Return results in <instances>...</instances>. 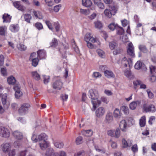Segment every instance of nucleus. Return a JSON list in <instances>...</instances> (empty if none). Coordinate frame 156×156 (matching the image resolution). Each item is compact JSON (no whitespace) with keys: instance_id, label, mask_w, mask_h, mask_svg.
I'll list each match as a JSON object with an SVG mask.
<instances>
[{"instance_id":"f257e3e1","label":"nucleus","mask_w":156,"mask_h":156,"mask_svg":"<svg viewBox=\"0 0 156 156\" xmlns=\"http://www.w3.org/2000/svg\"><path fill=\"white\" fill-rule=\"evenodd\" d=\"M88 96L91 99V102L94 109L96 108L97 106H99L101 104V101L97 100L99 96L98 91L94 89H90L89 91Z\"/></svg>"},{"instance_id":"f03ea898","label":"nucleus","mask_w":156,"mask_h":156,"mask_svg":"<svg viewBox=\"0 0 156 156\" xmlns=\"http://www.w3.org/2000/svg\"><path fill=\"white\" fill-rule=\"evenodd\" d=\"M116 11L117 10L115 6H109L108 9H106L105 10L104 13L106 17L111 18L112 15H115Z\"/></svg>"},{"instance_id":"7ed1b4c3","label":"nucleus","mask_w":156,"mask_h":156,"mask_svg":"<svg viewBox=\"0 0 156 156\" xmlns=\"http://www.w3.org/2000/svg\"><path fill=\"white\" fill-rule=\"evenodd\" d=\"M30 106L28 103H23L21 105L20 107L18 109L19 113L21 115H23L27 113Z\"/></svg>"},{"instance_id":"20e7f679","label":"nucleus","mask_w":156,"mask_h":156,"mask_svg":"<svg viewBox=\"0 0 156 156\" xmlns=\"http://www.w3.org/2000/svg\"><path fill=\"white\" fill-rule=\"evenodd\" d=\"M126 52L127 55L132 58L135 56L134 48L132 43H129L128 44Z\"/></svg>"},{"instance_id":"39448f33","label":"nucleus","mask_w":156,"mask_h":156,"mask_svg":"<svg viewBox=\"0 0 156 156\" xmlns=\"http://www.w3.org/2000/svg\"><path fill=\"white\" fill-rule=\"evenodd\" d=\"M10 135L9 129L4 127H0V136L5 138L9 137Z\"/></svg>"},{"instance_id":"423d86ee","label":"nucleus","mask_w":156,"mask_h":156,"mask_svg":"<svg viewBox=\"0 0 156 156\" xmlns=\"http://www.w3.org/2000/svg\"><path fill=\"white\" fill-rule=\"evenodd\" d=\"M105 113V108L102 107H100L96 109L95 115L97 117L100 118L104 115Z\"/></svg>"},{"instance_id":"0eeeda50","label":"nucleus","mask_w":156,"mask_h":156,"mask_svg":"<svg viewBox=\"0 0 156 156\" xmlns=\"http://www.w3.org/2000/svg\"><path fill=\"white\" fill-rule=\"evenodd\" d=\"M12 135L14 137L18 140H21L23 138V135L21 132L16 130L12 133Z\"/></svg>"},{"instance_id":"6e6552de","label":"nucleus","mask_w":156,"mask_h":156,"mask_svg":"<svg viewBox=\"0 0 156 156\" xmlns=\"http://www.w3.org/2000/svg\"><path fill=\"white\" fill-rule=\"evenodd\" d=\"M113 118L112 114V112H108L105 116V122L107 123H110L113 120Z\"/></svg>"},{"instance_id":"1a4fd4ad","label":"nucleus","mask_w":156,"mask_h":156,"mask_svg":"<svg viewBox=\"0 0 156 156\" xmlns=\"http://www.w3.org/2000/svg\"><path fill=\"white\" fill-rule=\"evenodd\" d=\"M85 40L87 42L90 41L92 43L96 42V40L93 37L92 34L90 33H87L85 36Z\"/></svg>"},{"instance_id":"9d476101","label":"nucleus","mask_w":156,"mask_h":156,"mask_svg":"<svg viewBox=\"0 0 156 156\" xmlns=\"http://www.w3.org/2000/svg\"><path fill=\"white\" fill-rule=\"evenodd\" d=\"M13 5L16 8L20 11L23 12L25 10V7L21 5L19 2L16 1L14 2H13Z\"/></svg>"},{"instance_id":"9b49d317","label":"nucleus","mask_w":156,"mask_h":156,"mask_svg":"<svg viewBox=\"0 0 156 156\" xmlns=\"http://www.w3.org/2000/svg\"><path fill=\"white\" fill-rule=\"evenodd\" d=\"M134 87L135 88H136L135 87H137L138 85H140V89H145L146 88V85L143 83L140 80H136L134 81L133 82Z\"/></svg>"},{"instance_id":"f8f14e48","label":"nucleus","mask_w":156,"mask_h":156,"mask_svg":"<svg viewBox=\"0 0 156 156\" xmlns=\"http://www.w3.org/2000/svg\"><path fill=\"white\" fill-rule=\"evenodd\" d=\"M9 29L12 32H16L19 30L20 27L18 24H13L10 25Z\"/></svg>"},{"instance_id":"ddd939ff","label":"nucleus","mask_w":156,"mask_h":156,"mask_svg":"<svg viewBox=\"0 0 156 156\" xmlns=\"http://www.w3.org/2000/svg\"><path fill=\"white\" fill-rule=\"evenodd\" d=\"M39 147L42 150H45L48 146V141H43L39 142Z\"/></svg>"},{"instance_id":"4468645a","label":"nucleus","mask_w":156,"mask_h":156,"mask_svg":"<svg viewBox=\"0 0 156 156\" xmlns=\"http://www.w3.org/2000/svg\"><path fill=\"white\" fill-rule=\"evenodd\" d=\"M62 83L60 80H58L55 82L53 85L54 88L60 90L62 87Z\"/></svg>"},{"instance_id":"2eb2a0df","label":"nucleus","mask_w":156,"mask_h":156,"mask_svg":"<svg viewBox=\"0 0 156 156\" xmlns=\"http://www.w3.org/2000/svg\"><path fill=\"white\" fill-rule=\"evenodd\" d=\"M119 127L121 130L123 132L126 131L127 127V124L125 120H123L120 122Z\"/></svg>"},{"instance_id":"dca6fc26","label":"nucleus","mask_w":156,"mask_h":156,"mask_svg":"<svg viewBox=\"0 0 156 156\" xmlns=\"http://www.w3.org/2000/svg\"><path fill=\"white\" fill-rule=\"evenodd\" d=\"M38 56L40 58V59H45L46 55V52L44 50H39L37 52Z\"/></svg>"},{"instance_id":"f3484780","label":"nucleus","mask_w":156,"mask_h":156,"mask_svg":"<svg viewBox=\"0 0 156 156\" xmlns=\"http://www.w3.org/2000/svg\"><path fill=\"white\" fill-rule=\"evenodd\" d=\"M38 138L39 142L41 141H47L48 136L45 133H42L38 136Z\"/></svg>"},{"instance_id":"a211bd4d","label":"nucleus","mask_w":156,"mask_h":156,"mask_svg":"<svg viewBox=\"0 0 156 156\" xmlns=\"http://www.w3.org/2000/svg\"><path fill=\"white\" fill-rule=\"evenodd\" d=\"M104 73L105 76L108 78H111L115 77V75L112 71L106 70L104 71Z\"/></svg>"},{"instance_id":"6ab92c4d","label":"nucleus","mask_w":156,"mask_h":156,"mask_svg":"<svg viewBox=\"0 0 156 156\" xmlns=\"http://www.w3.org/2000/svg\"><path fill=\"white\" fill-rule=\"evenodd\" d=\"M140 103V101H139L132 102L129 105V107L130 109L131 110H134L135 109L137 105H139Z\"/></svg>"},{"instance_id":"aec40b11","label":"nucleus","mask_w":156,"mask_h":156,"mask_svg":"<svg viewBox=\"0 0 156 156\" xmlns=\"http://www.w3.org/2000/svg\"><path fill=\"white\" fill-rule=\"evenodd\" d=\"M121 63L122 66L124 67H126L128 65L129 66V61L125 57L122 58Z\"/></svg>"},{"instance_id":"412c9836","label":"nucleus","mask_w":156,"mask_h":156,"mask_svg":"<svg viewBox=\"0 0 156 156\" xmlns=\"http://www.w3.org/2000/svg\"><path fill=\"white\" fill-rule=\"evenodd\" d=\"M31 74L32 77L35 80H39L40 79V76L37 71L32 72Z\"/></svg>"},{"instance_id":"4be33fe9","label":"nucleus","mask_w":156,"mask_h":156,"mask_svg":"<svg viewBox=\"0 0 156 156\" xmlns=\"http://www.w3.org/2000/svg\"><path fill=\"white\" fill-rule=\"evenodd\" d=\"M2 151L4 152H8L10 148L9 144L8 143H4L1 145Z\"/></svg>"},{"instance_id":"5701e85b","label":"nucleus","mask_w":156,"mask_h":156,"mask_svg":"<svg viewBox=\"0 0 156 156\" xmlns=\"http://www.w3.org/2000/svg\"><path fill=\"white\" fill-rule=\"evenodd\" d=\"M82 5L86 7H89L91 6L92 3L91 0H82Z\"/></svg>"},{"instance_id":"b1692460","label":"nucleus","mask_w":156,"mask_h":156,"mask_svg":"<svg viewBox=\"0 0 156 156\" xmlns=\"http://www.w3.org/2000/svg\"><path fill=\"white\" fill-rule=\"evenodd\" d=\"M121 114L120 111L119 109L116 108L114 110L113 112V115L115 118L117 119H119L121 117Z\"/></svg>"},{"instance_id":"393cba45","label":"nucleus","mask_w":156,"mask_h":156,"mask_svg":"<svg viewBox=\"0 0 156 156\" xmlns=\"http://www.w3.org/2000/svg\"><path fill=\"white\" fill-rule=\"evenodd\" d=\"M94 4L96 5L98 8L101 9H103L105 8L103 3L101 2V0H97L94 2Z\"/></svg>"},{"instance_id":"a878e982","label":"nucleus","mask_w":156,"mask_h":156,"mask_svg":"<svg viewBox=\"0 0 156 156\" xmlns=\"http://www.w3.org/2000/svg\"><path fill=\"white\" fill-rule=\"evenodd\" d=\"M34 16L37 18L39 19H42L43 18V16L42 13L38 11H36L34 10L33 11Z\"/></svg>"},{"instance_id":"bb28decb","label":"nucleus","mask_w":156,"mask_h":156,"mask_svg":"<svg viewBox=\"0 0 156 156\" xmlns=\"http://www.w3.org/2000/svg\"><path fill=\"white\" fill-rule=\"evenodd\" d=\"M11 18V16L5 13L2 16V19L3 20V22L4 23L9 22L10 21Z\"/></svg>"},{"instance_id":"cd10ccee","label":"nucleus","mask_w":156,"mask_h":156,"mask_svg":"<svg viewBox=\"0 0 156 156\" xmlns=\"http://www.w3.org/2000/svg\"><path fill=\"white\" fill-rule=\"evenodd\" d=\"M24 19L25 21L28 23H30V21L32 19L31 15L28 13H26L23 15Z\"/></svg>"},{"instance_id":"c85d7f7f","label":"nucleus","mask_w":156,"mask_h":156,"mask_svg":"<svg viewBox=\"0 0 156 156\" xmlns=\"http://www.w3.org/2000/svg\"><path fill=\"white\" fill-rule=\"evenodd\" d=\"M80 12L81 14L85 16H88L90 13V11L89 9H80Z\"/></svg>"},{"instance_id":"c756f323","label":"nucleus","mask_w":156,"mask_h":156,"mask_svg":"<svg viewBox=\"0 0 156 156\" xmlns=\"http://www.w3.org/2000/svg\"><path fill=\"white\" fill-rule=\"evenodd\" d=\"M55 153L54 150L51 148L48 149L44 155V156H55Z\"/></svg>"},{"instance_id":"7c9ffc66","label":"nucleus","mask_w":156,"mask_h":156,"mask_svg":"<svg viewBox=\"0 0 156 156\" xmlns=\"http://www.w3.org/2000/svg\"><path fill=\"white\" fill-rule=\"evenodd\" d=\"M125 75L129 79H132L134 77L133 74L129 70L125 71L124 72Z\"/></svg>"},{"instance_id":"2f4dec72","label":"nucleus","mask_w":156,"mask_h":156,"mask_svg":"<svg viewBox=\"0 0 156 156\" xmlns=\"http://www.w3.org/2000/svg\"><path fill=\"white\" fill-rule=\"evenodd\" d=\"M140 125L141 127H144L146 124V117L145 116H143L140 119Z\"/></svg>"},{"instance_id":"473e14b6","label":"nucleus","mask_w":156,"mask_h":156,"mask_svg":"<svg viewBox=\"0 0 156 156\" xmlns=\"http://www.w3.org/2000/svg\"><path fill=\"white\" fill-rule=\"evenodd\" d=\"M7 96L6 94H4L2 96L1 101L3 106H5L6 105L7 102Z\"/></svg>"},{"instance_id":"72a5a7b5","label":"nucleus","mask_w":156,"mask_h":156,"mask_svg":"<svg viewBox=\"0 0 156 156\" xmlns=\"http://www.w3.org/2000/svg\"><path fill=\"white\" fill-rule=\"evenodd\" d=\"M7 80L8 83L10 84H14L16 82V79L13 76L8 77Z\"/></svg>"},{"instance_id":"f704fd0d","label":"nucleus","mask_w":156,"mask_h":156,"mask_svg":"<svg viewBox=\"0 0 156 156\" xmlns=\"http://www.w3.org/2000/svg\"><path fill=\"white\" fill-rule=\"evenodd\" d=\"M120 110L123 112L124 114H126L129 113V109L127 106H123L120 108Z\"/></svg>"},{"instance_id":"c9c22d12","label":"nucleus","mask_w":156,"mask_h":156,"mask_svg":"<svg viewBox=\"0 0 156 156\" xmlns=\"http://www.w3.org/2000/svg\"><path fill=\"white\" fill-rule=\"evenodd\" d=\"M143 65V64L142 62L138 61L135 64L134 67L136 69H139L141 68Z\"/></svg>"},{"instance_id":"e433bc0d","label":"nucleus","mask_w":156,"mask_h":156,"mask_svg":"<svg viewBox=\"0 0 156 156\" xmlns=\"http://www.w3.org/2000/svg\"><path fill=\"white\" fill-rule=\"evenodd\" d=\"M72 44L73 47L74 48L75 51L77 53H79V49L78 47L76 46V43L74 41V40L73 39L72 40Z\"/></svg>"},{"instance_id":"4c0bfd02","label":"nucleus","mask_w":156,"mask_h":156,"mask_svg":"<svg viewBox=\"0 0 156 156\" xmlns=\"http://www.w3.org/2000/svg\"><path fill=\"white\" fill-rule=\"evenodd\" d=\"M97 52L100 57L102 58H104L105 57V54L104 51L100 49H98L97 50Z\"/></svg>"},{"instance_id":"58836bf2","label":"nucleus","mask_w":156,"mask_h":156,"mask_svg":"<svg viewBox=\"0 0 156 156\" xmlns=\"http://www.w3.org/2000/svg\"><path fill=\"white\" fill-rule=\"evenodd\" d=\"M139 50L141 51L144 52H147V50L146 47L144 45L140 44L139 46Z\"/></svg>"},{"instance_id":"ea45409f","label":"nucleus","mask_w":156,"mask_h":156,"mask_svg":"<svg viewBox=\"0 0 156 156\" xmlns=\"http://www.w3.org/2000/svg\"><path fill=\"white\" fill-rule=\"evenodd\" d=\"M50 44V46L52 47H55L57 46L58 44V42L57 39L55 38L53 39Z\"/></svg>"},{"instance_id":"a19ab883","label":"nucleus","mask_w":156,"mask_h":156,"mask_svg":"<svg viewBox=\"0 0 156 156\" xmlns=\"http://www.w3.org/2000/svg\"><path fill=\"white\" fill-rule=\"evenodd\" d=\"M32 65L34 67H36L38 65L39 60L37 58H34L31 59Z\"/></svg>"},{"instance_id":"79ce46f5","label":"nucleus","mask_w":156,"mask_h":156,"mask_svg":"<svg viewBox=\"0 0 156 156\" xmlns=\"http://www.w3.org/2000/svg\"><path fill=\"white\" fill-rule=\"evenodd\" d=\"M95 27L96 28L100 29L102 27V23L100 21H97L94 22Z\"/></svg>"},{"instance_id":"37998d69","label":"nucleus","mask_w":156,"mask_h":156,"mask_svg":"<svg viewBox=\"0 0 156 156\" xmlns=\"http://www.w3.org/2000/svg\"><path fill=\"white\" fill-rule=\"evenodd\" d=\"M54 145L56 147L60 149L63 147L64 144L62 142H56L54 143Z\"/></svg>"},{"instance_id":"c03bdc74","label":"nucleus","mask_w":156,"mask_h":156,"mask_svg":"<svg viewBox=\"0 0 156 156\" xmlns=\"http://www.w3.org/2000/svg\"><path fill=\"white\" fill-rule=\"evenodd\" d=\"M117 46V44L114 41L111 42L109 43V47L111 50L114 49Z\"/></svg>"},{"instance_id":"a18cd8bd","label":"nucleus","mask_w":156,"mask_h":156,"mask_svg":"<svg viewBox=\"0 0 156 156\" xmlns=\"http://www.w3.org/2000/svg\"><path fill=\"white\" fill-rule=\"evenodd\" d=\"M17 47L19 50L21 51H24L26 49V47L24 45L21 44H18Z\"/></svg>"},{"instance_id":"49530a36","label":"nucleus","mask_w":156,"mask_h":156,"mask_svg":"<svg viewBox=\"0 0 156 156\" xmlns=\"http://www.w3.org/2000/svg\"><path fill=\"white\" fill-rule=\"evenodd\" d=\"M149 108V105H147L146 104H144L143 105V110L146 112H149L150 110Z\"/></svg>"},{"instance_id":"de8ad7c7","label":"nucleus","mask_w":156,"mask_h":156,"mask_svg":"<svg viewBox=\"0 0 156 156\" xmlns=\"http://www.w3.org/2000/svg\"><path fill=\"white\" fill-rule=\"evenodd\" d=\"M22 93L20 90L19 91H15V97L17 98H18L22 95Z\"/></svg>"},{"instance_id":"09e8293b","label":"nucleus","mask_w":156,"mask_h":156,"mask_svg":"<svg viewBox=\"0 0 156 156\" xmlns=\"http://www.w3.org/2000/svg\"><path fill=\"white\" fill-rule=\"evenodd\" d=\"M99 100L101 101V103L102 102L106 104H107L109 102V101L107 98L104 96L101 97L100 98V99Z\"/></svg>"},{"instance_id":"8fccbe9b","label":"nucleus","mask_w":156,"mask_h":156,"mask_svg":"<svg viewBox=\"0 0 156 156\" xmlns=\"http://www.w3.org/2000/svg\"><path fill=\"white\" fill-rule=\"evenodd\" d=\"M124 32V30L123 29L120 27H119L117 29V34L119 35L122 34Z\"/></svg>"},{"instance_id":"3c124183","label":"nucleus","mask_w":156,"mask_h":156,"mask_svg":"<svg viewBox=\"0 0 156 156\" xmlns=\"http://www.w3.org/2000/svg\"><path fill=\"white\" fill-rule=\"evenodd\" d=\"M83 134H88V135H85V136H91L92 134V131L90 130H83Z\"/></svg>"},{"instance_id":"603ef678","label":"nucleus","mask_w":156,"mask_h":156,"mask_svg":"<svg viewBox=\"0 0 156 156\" xmlns=\"http://www.w3.org/2000/svg\"><path fill=\"white\" fill-rule=\"evenodd\" d=\"M109 28L111 30H113L116 28V25L114 23H112L108 26Z\"/></svg>"},{"instance_id":"864d4df0","label":"nucleus","mask_w":156,"mask_h":156,"mask_svg":"<svg viewBox=\"0 0 156 156\" xmlns=\"http://www.w3.org/2000/svg\"><path fill=\"white\" fill-rule=\"evenodd\" d=\"M149 68L151 73L154 74V73H156V66H151Z\"/></svg>"},{"instance_id":"5fc2aeb1","label":"nucleus","mask_w":156,"mask_h":156,"mask_svg":"<svg viewBox=\"0 0 156 156\" xmlns=\"http://www.w3.org/2000/svg\"><path fill=\"white\" fill-rule=\"evenodd\" d=\"M122 41L123 43H126L128 41V38L126 35H123L121 38Z\"/></svg>"},{"instance_id":"6e6d98bb","label":"nucleus","mask_w":156,"mask_h":156,"mask_svg":"<svg viewBox=\"0 0 156 156\" xmlns=\"http://www.w3.org/2000/svg\"><path fill=\"white\" fill-rule=\"evenodd\" d=\"M36 27L39 30H41L43 28V26L42 24L39 22H37L35 24Z\"/></svg>"},{"instance_id":"4d7b16f0","label":"nucleus","mask_w":156,"mask_h":156,"mask_svg":"<svg viewBox=\"0 0 156 156\" xmlns=\"http://www.w3.org/2000/svg\"><path fill=\"white\" fill-rule=\"evenodd\" d=\"M97 16L96 13L94 12L91 15L88 17V18L90 20H93Z\"/></svg>"},{"instance_id":"13d9d810","label":"nucleus","mask_w":156,"mask_h":156,"mask_svg":"<svg viewBox=\"0 0 156 156\" xmlns=\"http://www.w3.org/2000/svg\"><path fill=\"white\" fill-rule=\"evenodd\" d=\"M120 131L119 128H117L115 132V138H119L120 135Z\"/></svg>"},{"instance_id":"bf43d9fd","label":"nucleus","mask_w":156,"mask_h":156,"mask_svg":"<svg viewBox=\"0 0 156 156\" xmlns=\"http://www.w3.org/2000/svg\"><path fill=\"white\" fill-rule=\"evenodd\" d=\"M147 92L148 95V97L149 98L152 99L154 98V94L151 92L149 89H147Z\"/></svg>"},{"instance_id":"052dcab7","label":"nucleus","mask_w":156,"mask_h":156,"mask_svg":"<svg viewBox=\"0 0 156 156\" xmlns=\"http://www.w3.org/2000/svg\"><path fill=\"white\" fill-rule=\"evenodd\" d=\"M46 4L48 6H52L53 4L51 0H44Z\"/></svg>"},{"instance_id":"680f3d73","label":"nucleus","mask_w":156,"mask_h":156,"mask_svg":"<svg viewBox=\"0 0 156 156\" xmlns=\"http://www.w3.org/2000/svg\"><path fill=\"white\" fill-rule=\"evenodd\" d=\"M87 45L90 48L93 49L96 48V45H94L88 41L87 42Z\"/></svg>"},{"instance_id":"e2e57ef3","label":"nucleus","mask_w":156,"mask_h":156,"mask_svg":"<svg viewBox=\"0 0 156 156\" xmlns=\"http://www.w3.org/2000/svg\"><path fill=\"white\" fill-rule=\"evenodd\" d=\"M83 138L79 136L78 137L76 140V143L77 144H81L82 142Z\"/></svg>"},{"instance_id":"0e129e2a","label":"nucleus","mask_w":156,"mask_h":156,"mask_svg":"<svg viewBox=\"0 0 156 156\" xmlns=\"http://www.w3.org/2000/svg\"><path fill=\"white\" fill-rule=\"evenodd\" d=\"M4 58L2 55H0V66H3L4 63Z\"/></svg>"},{"instance_id":"69168bd1","label":"nucleus","mask_w":156,"mask_h":156,"mask_svg":"<svg viewBox=\"0 0 156 156\" xmlns=\"http://www.w3.org/2000/svg\"><path fill=\"white\" fill-rule=\"evenodd\" d=\"M45 22L48 28L50 30H52L53 28L52 27L51 23L50 22V21L48 20H46L45 21Z\"/></svg>"},{"instance_id":"338daca9","label":"nucleus","mask_w":156,"mask_h":156,"mask_svg":"<svg viewBox=\"0 0 156 156\" xmlns=\"http://www.w3.org/2000/svg\"><path fill=\"white\" fill-rule=\"evenodd\" d=\"M101 74L98 72H94L93 73L92 76L96 78L99 77H101Z\"/></svg>"},{"instance_id":"774afa93","label":"nucleus","mask_w":156,"mask_h":156,"mask_svg":"<svg viewBox=\"0 0 156 156\" xmlns=\"http://www.w3.org/2000/svg\"><path fill=\"white\" fill-rule=\"evenodd\" d=\"M55 156H66V154L65 152L63 151H61L59 152V154L58 153H55Z\"/></svg>"}]
</instances>
